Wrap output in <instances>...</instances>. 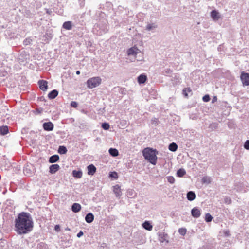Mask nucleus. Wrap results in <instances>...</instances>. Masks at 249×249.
<instances>
[{"mask_svg":"<svg viewBox=\"0 0 249 249\" xmlns=\"http://www.w3.org/2000/svg\"><path fill=\"white\" fill-rule=\"evenodd\" d=\"M72 174L74 178H80L82 176V172L81 171L73 170L72 172Z\"/></svg>","mask_w":249,"mask_h":249,"instance_id":"4be33fe9","label":"nucleus"},{"mask_svg":"<svg viewBox=\"0 0 249 249\" xmlns=\"http://www.w3.org/2000/svg\"><path fill=\"white\" fill-rule=\"evenodd\" d=\"M210 100V98L209 95L207 94L203 97V101L205 102H209Z\"/></svg>","mask_w":249,"mask_h":249,"instance_id":"c9c22d12","label":"nucleus"},{"mask_svg":"<svg viewBox=\"0 0 249 249\" xmlns=\"http://www.w3.org/2000/svg\"><path fill=\"white\" fill-rule=\"evenodd\" d=\"M72 107H77V103L76 102L72 101L71 104Z\"/></svg>","mask_w":249,"mask_h":249,"instance_id":"58836bf2","label":"nucleus"},{"mask_svg":"<svg viewBox=\"0 0 249 249\" xmlns=\"http://www.w3.org/2000/svg\"><path fill=\"white\" fill-rule=\"evenodd\" d=\"M154 28V26H153L151 24H148L147 26H146V29L148 31L150 30L151 29H153Z\"/></svg>","mask_w":249,"mask_h":249,"instance_id":"ea45409f","label":"nucleus"},{"mask_svg":"<svg viewBox=\"0 0 249 249\" xmlns=\"http://www.w3.org/2000/svg\"><path fill=\"white\" fill-rule=\"evenodd\" d=\"M59 159V157L57 155L52 156L49 160L50 163H53L57 162Z\"/></svg>","mask_w":249,"mask_h":249,"instance_id":"5701e85b","label":"nucleus"},{"mask_svg":"<svg viewBox=\"0 0 249 249\" xmlns=\"http://www.w3.org/2000/svg\"><path fill=\"white\" fill-rule=\"evenodd\" d=\"M102 127L105 130H108L109 128V124L108 123H104L102 124Z\"/></svg>","mask_w":249,"mask_h":249,"instance_id":"f704fd0d","label":"nucleus"},{"mask_svg":"<svg viewBox=\"0 0 249 249\" xmlns=\"http://www.w3.org/2000/svg\"><path fill=\"white\" fill-rule=\"evenodd\" d=\"M94 220V215L92 213H88L85 217V220L88 223H91Z\"/></svg>","mask_w":249,"mask_h":249,"instance_id":"a211bd4d","label":"nucleus"},{"mask_svg":"<svg viewBox=\"0 0 249 249\" xmlns=\"http://www.w3.org/2000/svg\"><path fill=\"white\" fill-rule=\"evenodd\" d=\"M202 182L203 183L209 184L211 182V178L208 176L203 177L202 179Z\"/></svg>","mask_w":249,"mask_h":249,"instance_id":"c85d7f7f","label":"nucleus"},{"mask_svg":"<svg viewBox=\"0 0 249 249\" xmlns=\"http://www.w3.org/2000/svg\"><path fill=\"white\" fill-rule=\"evenodd\" d=\"M137 79L139 84H143L147 80V76L144 74H141Z\"/></svg>","mask_w":249,"mask_h":249,"instance_id":"f3484780","label":"nucleus"},{"mask_svg":"<svg viewBox=\"0 0 249 249\" xmlns=\"http://www.w3.org/2000/svg\"><path fill=\"white\" fill-rule=\"evenodd\" d=\"M237 190L240 192H246L247 191V188H244L243 189L237 188Z\"/></svg>","mask_w":249,"mask_h":249,"instance_id":"79ce46f5","label":"nucleus"},{"mask_svg":"<svg viewBox=\"0 0 249 249\" xmlns=\"http://www.w3.org/2000/svg\"><path fill=\"white\" fill-rule=\"evenodd\" d=\"M113 191L115 194L116 197H120L122 195L121 189L119 185L113 186Z\"/></svg>","mask_w":249,"mask_h":249,"instance_id":"4468645a","label":"nucleus"},{"mask_svg":"<svg viewBox=\"0 0 249 249\" xmlns=\"http://www.w3.org/2000/svg\"><path fill=\"white\" fill-rule=\"evenodd\" d=\"M54 230L57 231L59 232L60 231V226L59 225H56L54 227Z\"/></svg>","mask_w":249,"mask_h":249,"instance_id":"4c0bfd02","label":"nucleus"},{"mask_svg":"<svg viewBox=\"0 0 249 249\" xmlns=\"http://www.w3.org/2000/svg\"><path fill=\"white\" fill-rule=\"evenodd\" d=\"M178 146L175 142H172L169 145L168 149L170 151L172 152H175L178 149Z\"/></svg>","mask_w":249,"mask_h":249,"instance_id":"412c9836","label":"nucleus"},{"mask_svg":"<svg viewBox=\"0 0 249 249\" xmlns=\"http://www.w3.org/2000/svg\"><path fill=\"white\" fill-rule=\"evenodd\" d=\"M217 100V97L216 96H214L212 99V103H215V102H216Z\"/></svg>","mask_w":249,"mask_h":249,"instance_id":"37998d69","label":"nucleus"},{"mask_svg":"<svg viewBox=\"0 0 249 249\" xmlns=\"http://www.w3.org/2000/svg\"><path fill=\"white\" fill-rule=\"evenodd\" d=\"M156 153H157V154H158V152L157 151V152H156Z\"/></svg>","mask_w":249,"mask_h":249,"instance_id":"09e8293b","label":"nucleus"},{"mask_svg":"<svg viewBox=\"0 0 249 249\" xmlns=\"http://www.w3.org/2000/svg\"><path fill=\"white\" fill-rule=\"evenodd\" d=\"M58 94V92L56 90H53L48 94V98L50 99L55 98Z\"/></svg>","mask_w":249,"mask_h":249,"instance_id":"aec40b11","label":"nucleus"},{"mask_svg":"<svg viewBox=\"0 0 249 249\" xmlns=\"http://www.w3.org/2000/svg\"><path fill=\"white\" fill-rule=\"evenodd\" d=\"M8 128L7 126H3L0 127V133L1 135H5L8 132Z\"/></svg>","mask_w":249,"mask_h":249,"instance_id":"b1692460","label":"nucleus"},{"mask_svg":"<svg viewBox=\"0 0 249 249\" xmlns=\"http://www.w3.org/2000/svg\"><path fill=\"white\" fill-rule=\"evenodd\" d=\"M144 158L152 164H156V150L150 148H146L142 151Z\"/></svg>","mask_w":249,"mask_h":249,"instance_id":"f03ea898","label":"nucleus"},{"mask_svg":"<svg viewBox=\"0 0 249 249\" xmlns=\"http://www.w3.org/2000/svg\"><path fill=\"white\" fill-rule=\"evenodd\" d=\"M162 74L165 76L171 77V81L173 84L179 82V76L177 74H173V71L170 68L165 69L163 71Z\"/></svg>","mask_w":249,"mask_h":249,"instance_id":"7ed1b4c3","label":"nucleus"},{"mask_svg":"<svg viewBox=\"0 0 249 249\" xmlns=\"http://www.w3.org/2000/svg\"><path fill=\"white\" fill-rule=\"evenodd\" d=\"M58 153L61 154H66L67 152V149L66 147L64 146H60L58 149Z\"/></svg>","mask_w":249,"mask_h":249,"instance_id":"cd10ccee","label":"nucleus"},{"mask_svg":"<svg viewBox=\"0 0 249 249\" xmlns=\"http://www.w3.org/2000/svg\"><path fill=\"white\" fill-rule=\"evenodd\" d=\"M43 128L46 131H52L53 129V124L51 122L44 123L43 124Z\"/></svg>","mask_w":249,"mask_h":249,"instance_id":"9d476101","label":"nucleus"},{"mask_svg":"<svg viewBox=\"0 0 249 249\" xmlns=\"http://www.w3.org/2000/svg\"><path fill=\"white\" fill-rule=\"evenodd\" d=\"M33 222L29 213L22 212L15 220V230L18 233L26 234L32 230Z\"/></svg>","mask_w":249,"mask_h":249,"instance_id":"f257e3e1","label":"nucleus"},{"mask_svg":"<svg viewBox=\"0 0 249 249\" xmlns=\"http://www.w3.org/2000/svg\"><path fill=\"white\" fill-rule=\"evenodd\" d=\"M159 240L163 245H166L169 242V236L164 232H159Z\"/></svg>","mask_w":249,"mask_h":249,"instance_id":"39448f33","label":"nucleus"},{"mask_svg":"<svg viewBox=\"0 0 249 249\" xmlns=\"http://www.w3.org/2000/svg\"><path fill=\"white\" fill-rule=\"evenodd\" d=\"M109 153L111 156L113 157H116L119 155L118 151L115 148H110L109 149Z\"/></svg>","mask_w":249,"mask_h":249,"instance_id":"393cba45","label":"nucleus"},{"mask_svg":"<svg viewBox=\"0 0 249 249\" xmlns=\"http://www.w3.org/2000/svg\"><path fill=\"white\" fill-rule=\"evenodd\" d=\"M240 79L243 86H249V73L244 71L241 72Z\"/></svg>","mask_w":249,"mask_h":249,"instance_id":"423d86ee","label":"nucleus"},{"mask_svg":"<svg viewBox=\"0 0 249 249\" xmlns=\"http://www.w3.org/2000/svg\"><path fill=\"white\" fill-rule=\"evenodd\" d=\"M60 166L58 164H53L49 167V172L51 174H54L59 170Z\"/></svg>","mask_w":249,"mask_h":249,"instance_id":"ddd939ff","label":"nucleus"},{"mask_svg":"<svg viewBox=\"0 0 249 249\" xmlns=\"http://www.w3.org/2000/svg\"><path fill=\"white\" fill-rule=\"evenodd\" d=\"M140 52L139 49L136 47L134 46L130 48H129L127 51V53L128 55H136Z\"/></svg>","mask_w":249,"mask_h":249,"instance_id":"0eeeda50","label":"nucleus"},{"mask_svg":"<svg viewBox=\"0 0 249 249\" xmlns=\"http://www.w3.org/2000/svg\"><path fill=\"white\" fill-rule=\"evenodd\" d=\"M81 209V206L80 204L74 203L71 207V210L74 213H78Z\"/></svg>","mask_w":249,"mask_h":249,"instance_id":"dca6fc26","label":"nucleus"},{"mask_svg":"<svg viewBox=\"0 0 249 249\" xmlns=\"http://www.w3.org/2000/svg\"><path fill=\"white\" fill-rule=\"evenodd\" d=\"M167 179L168 181L171 184H173L175 181V179L173 176H168L167 177Z\"/></svg>","mask_w":249,"mask_h":249,"instance_id":"2f4dec72","label":"nucleus"},{"mask_svg":"<svg viewBox=\"0 0 249 249\" xmlns=\"http://www.w3.org/2000/svg\"><path fill=\"white\" fill-rule=\"evenodd\" d=\"M142 227L145 229H146L148 231H151L152 229V228H153V226L151 225V224L149 221H145L142 224Z\"/></svg>","mask_w":249,"mask_h":249,"instance_id":"6ab92c4d","label":"nucleus"},{"mask_svg":"<svg viewBox=\"0 0 249 249\" xmlns=\"http://www.w3.org/2000/svg\"><path fill=\"white\" fill-rule=\"evenodd\" d=\"M186 229L185 228H180L178 230L179 233L181 235H184L186 233Z\"/></svg>","mask_w":249,"mask_h":249,"instance_id":"473e14b6","label":"nucleus"},{"mask_svg":"<svg viewBox=\"0 0 249 249\" xmlns=\"http://www.w3.org/2000/svg\"><path fill=\"white\" fill-rule=\"evenodd\" d=\"M191 214L193 217L197 218L200 217L201 215V212L197 208L194 207L191 210Z\"/></svg>","mask_w":249,"mask_h":249,"instance_id":"1a4fd4ad","label":"nucleus"},{"mask_svg":"<svg viewBox=\"0 0 249 249\" xmlns=\"http://www.w3.org/2000/svg\"><path fill=\"white\" fill-rule=\"evenodd\" d=\"M186 174V171L183 168H180L177 171V175L178 177H182Z\"/></svg>","mask_w":249,"mask_h":249,"instance_id":"a878e982","label":"nucleus"},{"mask_svg":"<svg viewBox=\"0 0 249 249\" xmlns=\"http://www.w3.org/2000/svg\"><path fill=\"white\" fill-rule=\"evenodd\" d=\"M187 199L190 201L194 200L196 198V194L194 192L190 191L186 195Z\"/></svg>","mask_w":249,"mask_h":249,"instance_id":"2eb2a0df","label":"nucleus"},{"mask_svg":"<svg viewBox=\"0 0 249 249\" xmlns=\"http://www.w3.org/2000/svg\"><path fill=\"white\" fill-rule=\"evenodd\" d=\"M224 233L226 236H229L230 235V231L228 230L225 231Z\"/></svg>","mask_w":249,"mask_h":249,"instance_id":"a19ab883","label":"nucleus"},{"mask_svg":"<svg viewBox=\"0 0 249 249\" xmlns=\"http://www.w3.org/2000/svg\"><path fill=\"white\" fill-rule=\"evenodd\" d=\"M212 219H213V217L210 213H207L205 214V220L206 221V222H210L212 221Z\"/></svg>","mask_w":249,"mask_h":249,"instance_id":"c756f323","label":"nucleus"},{"mask_svg":"<svg viewBox=\"0 0 249 249\" xmlns=\"http://www.w3.org/2000/svg\"><path fill=\"white\" fill-rule=\"evenodd\" d=\"M211 17L214 21L218 20L221 18L220 13L216 10H213L211 11Z\"/></svg>","mask_w":249,"mask_h":249,"instance_id":"6e6552de","label":"nucleus"},{"mask_svg":"<svg viewBox=\"0 0 249 249\" xmlns=\"http://www.w3.org/2000/svg\"><path fill=\"white\" fill-rule=\"evenodd\" d=\"M109 176L111 178H113L117 179L118 178L117 173L116 172H112L110 173Z\"/></svg>","mask_w":249,"mask_h":249,"instance_id":"72a5a7b5","label":"nucleus"},{"mask_svg":"<svg viewBox=\"0 0 249 249\" xmlns=\"http://www.w3.org/2000/svg\"><path fill=\"white\" fill-rule=\"evenodd\" d=\"M38 84L40 89L43 91H46L47 89V82L44 80H39Z\"/></svg>","mask_w":249,"mask_h":249,"instance_id":"f8f14e48","label":"nucleus"},{"mask_svg":"<svg viewBox=\"0 0 249 249\" xmlns=\"http://www.w3.org/2000/svg\"><path fill=\"white\" fill-rule=\"evenodd\" d=\"M192 92V90L190 88H185L183 90V94L184 96L187 97L188 96V93Z\"/></svg>","mask_w":249,"mask_h":249,"instance_id":"7c9ffc66","label":"nucleus"},{"mask_svg":"<svg viewBox=\"0 0 249 249\" xmlns=\"http://www.w3.org/2000/svg\"><path fill=\"white\" fill-rule=\"evenodd\" d=\"M66 230L70 231V229L69 228H67V229H66Z\"/></svg>","mask_w":249,"mask_h":249,"instance_id":"de8ad7c7","label":"nucleus"},{"mask_svg":"<svg viewBox=\"0 0 249 249\" xmlns=\"http://www.w3.org/2000/svg\"><path fill=\"white\" fill-rule=\"evenodd\" d=\"M88 174L89 175H93L96 171V168L93 164H90L87 167Z\"/></svg>","mask_w":249,"mask_h":249,"instance_id":"9b49d317","label":"nucleus"},{"mask_svg":"<svg viewBox=\"0 0 249 249\" xmlns=\"http://www.w3.org/2000/svg\"><path fill=\"white\" fill-rule=\"evenodd\" d=\"M63 27L66 30H71L72 28L71 23V21H66L63 23Z\"/></svg>","mask_w":249,"mask_h":249,"instance_id":"bb28decb","label":"nucleus"},{"mask_svg":"<svg viewBox=\"0 0 249 249\" xmlns=\"http://www.w3.org/2000/svg\"><path fill=\"white\" fill-rule=\"evenodd\" d=\"M101 78L99 77L90 78L87 81V87L90 89L95 88L101 84Z\"/></svg>","mask_w":249,"mask_h":249,"instance_id":"20e7f679","label":"nucleus"},{"mask_svg":"<svg viewBox=\"0 0 249 249\" xmlns=\"http://www.w3.org/2000/svg\"><path fill=\"white\" fill-rule=\"evenodd\" d=\"M76 74L79 75L80 73V71H77L76 72Z\"/></svg>","mask_w":249,"mask_h":249,"instance_id":"49530a36","label":"nucleus"},{"mask_svg":"<svg viewBox=\"0 0 249 249\" xmlns=\"http://www.w3.org/2000/svg\"><path fill=\"white\" fill-rule=\"evenodd\" d=\"M244 147L246 150H249V140H248L245 142L244 144Z\"/></svg>","mask_w":249,"mask_h":249,"instance_id":"e433bc0d","label":"nucleus"},{"mask_svg":"<svg viewBox=\"0 0 249 249\" xmlns=\"http://www.w3.org/2000/svg\"><path fill=\"white\" fill-rule=\"evenodd\" d=\"M228 201H229V203H230V202H231V200L230 199H228V198H226L225 199V202L226 203H227L228 202Z\"/></svg>","mask_w":249,"mask_h":249,"instance_id":"a18cd8bd","label":"nucleus"},{"mask_svg":"<svg viewBox=\"0 0 249 249\" xmlns=\"http://www.w3.org/2000/svg\"><path fill=\"white\" fill-rule=\"evenodd\" d=\"M83 235V232L82 231H80L77 235L78 237H80L82 235Z\"/></svg>","mask_w":249,"mask_h":249,"instance_id":"c03bdc74","label":"nucleus"}]
</instances>
